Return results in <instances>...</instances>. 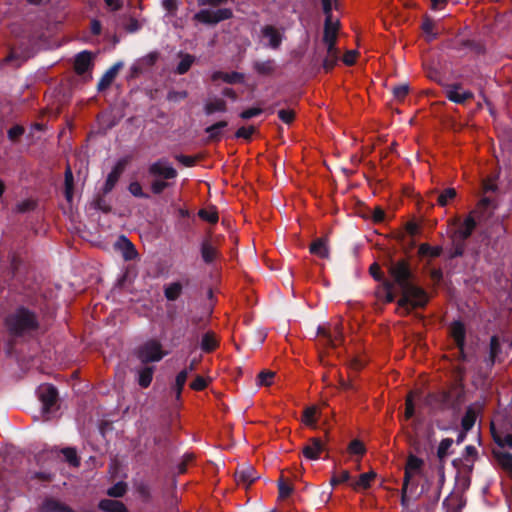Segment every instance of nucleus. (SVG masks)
I'll return each instance as SVG.
<instances>
[{"mask_svg": "<svg viewBox=\"0 0 512 512\" xmlns=\"http://www.w3.org/2000/svg\"><path fill=\"white\" fill-rule=\"evenodd\" d=\"M388 269L402 292L401 298L398 300L399 309L408 313L411 309L426 305L428 296L423 289L412 283V274L407 262L404 260L391 262Z\"/></svg>", "mask_w": 512, "mask_h": 512, "instance_id": "obj_1", "label": "nucleus"}, {"mask_svg": "<svg viewBox=\"0 0 512 512\" xmlns=\"http://www.w3.org/2000/svg\"><path fill=\"white\" fill-rule=\"evenodd\" d=\"M6 325L14 335H23L37 328V321L33 313L20 308L7 317Z\"/></svg>", "mask_w": 512, "mask_h": 512, "instance_id": "obj_2", "label": "nucleus"}, {"mask_svg": "<svg viewBox=\"0 0 512 512\" xmlns=\"http://www.w3.org/2000/svg\"><path fill=\"white\" fill-rule=\"evenodd\" d=\"M423 466L424 461L421 458L410 454L405 465L403 484L411 486V489L415 488L417 486L416 478L422 474Z\"/></svg>", "mask_w": 512, "mask_h": 512, "instance_id": "obj_3", "label": "nucleus"}, {"mask_svg": "<svg viewBox=\"0 0 512 512\" xmlns=\"http://www.w3.org/2000/svg\"><path fill=\"white\" fill-rule=\"evenodd\" d=\"M38 396L42 403V415L45 420L50 418V413L57 401V391L50 384H42L38 388Z\"/></svg>", "mask_w": 512, "mask_h": 512, "instance_id": "obj_4", "label": "nucleus"}, {"mask_svg": "<svg viewBox=\"0 0 512 512\" xmlns=\"http://www.w3.org/2000/svg\"><path fill=\"white\" fill-rule=\"evenodd\" d=\"M138 356L144 363L158 362L165 356V353L162 351V345L160 342L156 340H149L140 347Z\"/></svg>", "mask_w": 512, "mask_h": 512, "instance_id": "obj_5", "label": "nucleus"}, {"mask_svg": "<svg viewBox=\"0 0 512 512\" xmlns=\"http://www.w3.org/2000/svg\"><path fill=\"white\" fill-rule=\"evenodd\" d=\"M232 12L228 8H222L218 10H201L196 14V19L200 22L207 24H215L222 20L229 19Z\"/></svg>", "mask_w": 512, "mask_h": 512, "instance_id": "obj_6", "label": "nucleus"}, {"mask_svg": "<svg viewBox=\"0 0 512 512\" xmlns=\"http://www.w3.org/2000/svg\"><path fill=\"white\" fill-rule=\"evenodd\" d=\"M339 26L340 23L338 19H334L333 17H326L323 36V41L326 47H335Z\"/></svg>", "mask_w": 512, "mask_h": 512, "instance_id": "obj_7", "label": "nucleus"}, {"mask_svg": "<svg viewBox=\"0 0 512 512\" xmlns=\"http://www.w3.org/2000/svg\"><path fill=\"white\" fill-rule=\"evenodd\" d=\"M261 32L264 45L272 49H277L281 45L283 33L279 29L273 26H265Z\"/></svg>", "mask_w": 512, "mask_h": 512, "instance_id": "obj_8", "label": "nucleus"}, {"mask_svg": "<svg viewBox=\"0 0 512 512\" xmlns=\"http://www.w3.org/2000/svg\"><path fill=\"white\" fill-rule=\"evenodd\" d=\"M445 93L450 101L458 104H462L473 97L472 92L463 89L458 84L447 86Z\"/></svg>", "mask_w": 512, "mask_h": 512, "instance_id": "obj_9", "label": "nucleus"}, {"mask_svg": "<svg viewBox=\"0 0 512 512\" xmlns=\"http://www.w3.org/2000/svg\"><path fill=\"white\" fill-rule=\"evenodd\" d=\"M149 172L156 176H162L165 179H172L177 175L176 170L166 160H159L153 163L149 168Z\"/></svg>", "mask_w": 512, "mask_h": 512, "instance_id": "obj_10", "label": "nucleus"}, {"mask_svg": "<svg viewBox=\"0 0 512 512\" xmlns=\"http://www.w3.org/2000/svg\"><path fill=\"white\" fill-rule=\"evenodd\" d=\"M479 211L474 210L472 211L463 221V223L460 225L458 230L456 231L457 237H459L461 240L467 239L473 232V230L476 227V216H478Z\"/></svg>", "mask_w": 512, "mask_h": 512, "instance_id": "obj_11", "label": "nucleus"}, {"mask_svg": "<svg viewBox=\"0 0 512 512\" xmlns=\"http://www.w3.org/2000/svg\"><path fill=\"white\" fill-rule=\"evenodd\" d=\"M125 166H126V160H124V159L119 160L114 165L111 172L108 174L107 179L104 184V192L105 193L110 192L114 188V186L118 182L121 174L123 173Z\"/></svg>", "mask_w": 512, "mask_h": 512, "instance_id": "obj_12", "label": "nucleus"}, {"mask_svg": "<svg viewBox=\"0 0 512 512\" xmlns=\"http://www.w3.org/2000/svg\"><path fill=\"white\" fill-rule=\"evenodd\" d=\"M324 449V444L318 438H312L303 448V455L309 460H317Z\"/></svg>", "mask_w": 512, "mask_h": 512, "instance_id": "obj_13", "label": "nucleus"}, {"mask_svg": "<svg viewBox=\"0 0 512 512\" xmlns=\"http://www.w3.org/2000/svg\"><path fill=\"white\" fill-rule=\"evenodd\" d=\"M258 478L255 470L252 467H242L236 472V480L238 484L249 486Z\"/></svg>", "mask_w": 512, "mask_h": 512, "instance_id": "obj_14", "label": "nucleus"}, {"mask_svg": "<svg viewBox=\"0 0 512 512\" xmlns=\"http://www.w3.org/2000/svg\"><path fill=\"white\" fill-rule=\"evenodd\" d=\"M92 63V55L87 51L79 53L75 58V70L78 74H84L87 72Z\"/></svg>", "mask_w": 512, "mask_h": 512, "instance_id": "obj_15", "label": "nucleus"}, {"mask_svg": "<svg viewBox=\"0 0 512 512\" xmlns=\"http://www.w3.org/2000/svg\"><path fill=\"white\" fill-rule=\"evenodd\" d=\"M321 412L316 406L307 407L302 415V423L307 427L312 429L317 428V419L320 416Z\"/></svg>", "mask_w": 512, "mask_h": 512, "instance_id": "obj_16", "label": "nucleus"}, {"mask_svg": "<svg viewBox=\"0 0 512 512\" xmlns=\"http://www.w3.org/2000/svg\"><path fill=\"white\" fill-rule=\"evenodd\" d=\"M493 455L497 463L512 475V454L497 448L493 450Z\"/></svg>", "mask_w": 512, "mask_h": 512, "instance_id": "obj_17", "label": "nucleus"}, {"mask_svg": "<svg viewBox=\"0 0 512 512\" xmlns=\"http://www.w3.org/2000/svg\"><path fill=\"white\" fill-rule=\"evenodd\" d=\"M318 335L325 337L327 342L332 346H336V342L340 340L342 332L340 330V327L337 324H335L329 330H327L325 327H319Z\"/></svg>", "mask_w": 512, "mask_h": 512, "instance_id": "obj_18", "label": "nucleus"}, {"mask_svg": "<svg viewBox=\"0 0 512 512\" xmlns=\"http://www.w3.org/2000/svg\"><path fill=\"white\" fill-rule=\"evenodd\" d=\"M243 75L237 72L216 71L212 74L213 81H223L226 83H240L243 81Z\"/></svg>", "mask_w": 512, "mask_h": 512, "instance_id": "obj_19", "label": "nucleus"}, {"mask_svg": "<svg viewBox=\"0 0 512 512\" xmlns=\"http://www.w3.org/2000/svg\"><path fill=\"white\" fill-rule=\"evenodd\" d=\"M479 412V407L476 405H471L467 408L464 417L462 418V428L465 431H469L475 424L477 419V415Z\"/></svg>", "mask_w": 512, "mask_h": 512, "instance_id": "obj_20", "label": "nucleus"}, {"mask_svg": "<svg viewBox=\"0 0 512 512\" xmlns=\"http://www.w3.org/2000/svg\"><path fill=\"white\" fill-rule=\"evenodd\" d=\"M99 508L105 512H127V509L122 502L112 499H104L100 501Z\"/></svg>", "mask_w": 512, "mask_h": 512, "instance_id": "obj_21", "label": "nucleus"}, {"mask_svg": "<svg viewBox=\"0 0 512 512\" xmlns=\"http://www.w3.org/2000/svg\"><path fill=\"white\" fill-rule=\"evenodd\" d=\"M451 335L459 349L462 351L465 341V328L463 324L460 322H454L451 326Z\"/></svg>", "mask_w": 512, "mask_h": 512, "instance_id": "obj_22", "label": "nucleus"}, {"mask_svg": "<svg viewBox=\"0 0 512 512\" xmlns=\"http://www.w3.org/2000/svg\"><path fill=\"white\" fill-rule=\"evenodd\" d=\"M377 474L374 471L363 473L359 476V479L352 483V487L355 490L367 489L371 486V482L376 478Z\"/></svg>", "mask_w": 512, "mask_h": 512, "instance_id": "obj_23", "label": "nucleus"}, {"mask_svg": "<svg viewBox=\"0 0 512 512\" xmlns=\"http://www.w3.org/2000/svg\"><path fill=\"white\" fill-rule=\"evenodd\" d=\"M121 67V63H117L115 64L113 67H111L104 75L103 77L100 79L99 83H98V89L99 90H103L105 89L106 87H108L112 81L114 80V78L116 77L117 73H118V70L119 68Z\"/></svg>", "mask_w": 512, "mask_h": 512, "instance_id": "obj_24", "label": "nucleus"}, {"mask_svg": "<svg viewBox=\"0 0 512 512\" xmlns=\"http://www.w3.org/2000/svg\"><path fill=\"white\" fill-rule=\"evenodd\" d=\"M310 252L321 258H327L329 256V249L324 239H317L310 246Z\"/></svg>", "mask_w": 512, "mask_h": 512, "instance_id": "obj_25", "label": "nucleus"}, {"mask_svg": "<svg viewBox=\"0 0 512 512\" xmlns=\"http://www.w3.org/2000/svg\"><path fill=\"white\" fill-rule=\"evenodd\" d=\"M327 55L323 61V67L326 71L331 70L339 59V51L336 47H326Z\"/></svg>", "mask_w": 512, "mask_h": 512, "instance_id": "obj_26", "label": "nucleus"}, {"mask_svg": "<svg viewBox=\"0 0 512 512\" xmlns=\"http://www.w3.org/2000/svg\"><path fill=\"white\" fill-rule=\"evenodd\" d=\"M226 110V103L221 98L210 99L205 105L206 114H213L215 112H224Z\"/></svg>", "mask_w": 512, "mask_h": 512, "instance_id": "obj_27", "label": "nucleus"}, {"mask_svg": "<svg viewBox=\"0 0 512 512\" xmlns=\"http://www.w3.org/2000/svg\"><path fill=\"white\" fill-rule=\"evenodd\" d=\"M182 291V285L179 282H173L165 287L164 293L168 300H176Z\"/></svg>", "mask_w": 512, "mask_h": 512, "instance_id": "obj_28", "label": "nucleus"}, {"mask_svg": "<svg viewBox=\"0 0 512 512\" xmlns=\"http://www.w3.org/2000/svg\"><path fill=\"white\" fill-rule=\"evenodd\" d=\"M41 512H70V510L54 500H46L42 507Z\"/></svg>", "mask_w": 512, "mask_h": 512, "instance_id": "obj_29", "label": "nucleus"}, {"mask_svg": "<svg viewBox=\"0 0 512 512\" xmlns=\"http://www.w3.org/2000/svg\"><path fill=\"white\" fill-rule=\"evenodd\" d=\"M153 377V368L145 367L142 368L138 373V383L141 387H148L151 384Z\"/></svg>", "mask_w": 512, "mask_h": 512, "instance_id": "obj_30", "label": "nucleus"}, {"mask_svg": "<svg viewBox=\"0 0 512 512\" xmlns=\"http://www.w3.org/2000/svg\"><path fill=\"white\" fill-rule=\"evenodd\" d=\"M201 252L205 262H212L217 255L216 248L209 242H204L202 244Z\"/></svg>", "mask_w": 512, "mask_h": 512, "instance_id": "obj_31", "label": "nucleus"}, {"mask_svg": "<svg viewBox=\"0 0 512 512\" xmlns=\"http://www.w3.org/2000/svg\"><path fill=\"white\" fill-rule=\"evenodd\" d=\"M348 452L350 455H354V456H362L365 454L366 452V448H365V445L362 441L358 440V439H354L350 442V444L348 445Z\"/></svg>", "mask_w": 512, "mask_h": 512, "instance_id": "obj_32", "label": "nucleus"}, {"mask_svg": "<svg viewBox=\"0 0 512 512\" xmlns=\"http://www.w3.org/2000/svg\"><path fill=\"white\" fill-rule=\"evenodd\" d=\"M65 197L68 202L72 201L73 198V174L71 169L68 167L65 172Z\"/></svg>", "mask_w": 512, "mask_h": 512, "instance_id": "obj_33", "label": "nucleus"}, {"mask_svg": "<svg viewBox=\"0 0 512 512\" xmlns=\"http://www.w3.org/2000/svg\"><path fill=\"white\" fill-rule=\"evenodd\" d=\"M456 190L454 188H447L437 198V203L444 207L449 204L456 197Z\"/></svg>", "mask_w": 512, "mask_h": 512, "instance_id": "obj_34", "label": "nucleus"}, {"mask_svg": "<svg viewBox=\"0 0 512 512\" xmlns=\"http://www.w3.org/2000/svg\"><path fill=\"white\" fill-rule=\"evenodd\" d=\"M121 241L124 244L123 257L125 260L135 259L137 257V251L132 243L126 237H121Z\"/></svg>", "mask_w": 512, "mask_h": 512, "instance_id": "obj_35", "label": "nucleus"}, {"mask_svg": "<svg viewBox=\"0 0 512 512\" xmlns=\"http://www.w3.org/2000/svg\"><path fill=\"white\" fill-rule=\"evenodd\" d=\"M188 375H189V371L187 369H184L181 372H179L178 375L176 376L175 391H176L177 398H179L181 395V392L186 383Z\"/></svg>", "mask_w": 512, "mask_h": 512, "instance_id": "obj_36", "label": "nucleus"}, {"mask_svg": "<svg viewBox=\"0 0 512 512\" xmlns=\"http://www.w3.org/2000/svg\"><path fill=\"white\" fill-rule=\"evenodd\" d=\"M217 346V340L215 338V335L212 333H206L201 341V348L204 351H212Z\"/></svg>", "mask_w": 512, "mask_h": 512, "instance_id": "obj_37", "label": "nucleus"}, {"mask_svg": "<svg viewBox=\"0 0 512 512\" xmlns=\"http://www.w3.org/2000/svg\"><path fill=\"white\" fill-rule=\"evenodd\" d=\"M275 373L273 371L264 370L261 371L257 377L258 386H270L273 383Z\"/></svg>", "mask_w": 512, "mask_h": 512, "instance_id": "obj_38", "label": "nucleus"}, {"mask_svg": "<svg viewBox=\"0 0 512 512\" xmlns=\"http://www.w3.org/2000/svg\"><path fill=\"white\" fill-rule=\"evenodd\" d=\"M442 249L438 246H430L428 244H421L419 247V253L422 256L437 257L440 255Z\"/></svg>", "mask_w": 512, "mask_h": 512, "instance_id": "obj_39", "label": "nucleus"}, {"mask_svg": "<svg viewBox=\"0 0 512 512\" xmlns=\"http://www.w3.org/2000/svg\"><path fill=\"white\" fill-rule=\"evenodd\" d=\"M227 126V122L220 121L214 125H211L206 128V133L209 135L210 138L216 139L220 136L222 130Z\"/></svg>", "mask_w": 512, "mask_h": 512, "instance_id": "obj_40", "label": "nucleus"}, {"mask_svg": "<svg viewBox=\"0 0 512 512\" xmlns=\"http://www.w3.org/2000/svg\"><path fill=\"white\" fill-rule=\"evenodd\" d=\"M452 444L453 440L450 438H445L440 442L437 450V455L440 460L444 459L449 454Z\"/></svg>", "mask_w": 512, "mask_h": 512, "instance_id": "obj_41", "label": "nucleus"}, {"mask_svg": "<svg viewBox=\"0 0 512 512\" xmlns=\"http://www.w3.org/2000/svg\"><path fill=\"white\" fill-rule=\"evenodd\" d=\"M193 61H194V58L191 55H188V54L183 55L181 57L180 63L177 66V69H176L177 73H179V74L186 73L189 70V68L191 67Z\"/></svg>", "mask_w": 512, "mask_h": 512, "instance_id": "obj_42", "label": "nucleus"}, {"mask_svg": "<svg viewBox=\"0 0 512 512\" xmlns=\"http://www.w3.org/2000/svg\"><path fill=\"white\" fill-rule=\"evenodd\" d=\"M128 190L134 197L148 198V195L143 192L141 184L137 181L131 182L128 186Z\"/></svg>", "mask_w": 512, "mask_h": 512, "instance_id": "obj_43", "label": "nucleus"}, {"mask_svg": "<svg viewBox=\"0 0 512 512\" xmlns=\"http://www.w3.org/2000/svg\"><path fill=\"white\" fill-rule=\"evenodd\" d=\"M62 453L66 459V461L71 464L72 466H78L79 465V459L77 457V453L72 448H65L62 450Z\"/></svg>", "mask_w": 512, "mask_h": 512, "instance_id": "obj_44", "label": "nucleus"}, {"mask_svg": "<svg viewBox=\"0 0 512 512\" xmlns=\"http://www.w3.org/2000/svg\"><path fill=\"white\" fill-rule=\"evenodd\" d=\"M126 492V485L123 482H118L108 489L107 493L112 497H121Z\"/></svg>", "mask_w": 512, "mask_h": 512, "instance_id": "obj_45", "label": "nucleus"}, {"mask_svg": "<svg viewBox=\"0 0 512 512\" xmlns=\"http://www.w3.org/2000/svg\"><path fill=\"white\" fill-rule=\"evenodd\" d=\"M422 29L428 40H432L436 37V32L434 31V23L430 19H426L423 22Z\"/></svg>", "mask_w": 512, "mask_h": 512, "instance_id": "obj_46", "label": "nucleus"}, {"mask_svg": "<svg viewBox=\"0 0 512 512\" xmlns=\"http://www.w3.org/2000/svg\"><path fill=\"white\" fill-rule=\"evenodd\" d=\"M199 216L209 223H216L218 221V214L214 210H200Z\"/></svg>", "mask_w": 512, "mask_h": 512, "instance_id": "obj_47", "label": "nucleus"}, {"mask_svg": "<svg viewBox=\"0 0 512 512\" xmlns=\"http://www.w3.org/2000/svg\"><path fill=\"white\" fill-rule=\"evenodd\" d=\"M408 91L409 86L407 84H401L394 87L392 90L394 97L398 100L403 99L408 94Z\"/></svg>", "mask_w": 512, "mask_h": 512, "instance_id": "obj_48", "label": "nucleus"}, {"mask_svg": "<svg viewBox=\"0 0 512 512\" xmlns=\"http://www.w3.org/2000/svg\"><path fill=\"white\" fill-rule=\"evenodd\" d=\"M495 441L498 443L499 448L503 449L505 446L512 447V435L506 434L504 436H495Z\"/></svg>", "mask_w": 512, "mask_h": 512, "instance_id": "obj_49", "label": "nucleus"}, {"mask_svg": "<svg viewBox=\"0 0 512 512\" xmlns=\"http://www.w3.org/2000/svg\"><path fill=\"white\" fill-rule=\"evenodd\" d=\"M279 496L281 498H286L292 493V487L288 483L280 480L278 483Z\"/></svg>", "mask_w": 512, "mask_h": 512, "instance_id": "obj_50", "label": "nucleus"}, {"mask_svg": "<svg viewBox=\"0 0 512 512\" xmlns=\"http://www.w3.org/2000/svg\"><path fill=\"white\" fill-rule=\"evenodd\" d=\"M254 131H255V129L252 126H250V127H241L236 132V137L244 138V139L248 140V139L251 138V136L253 135Z\"/></svg>", "mask_w": 512, "mask_h": 512, "instance_id": "obj_51", "label": "nucleus"}, {"mask_svg": "<svg viewBox=\"0 0 512 512\" xmlns=\"http://www.w3.org/2000/svg\"><path fill=\"white\" fill-rule=\"evenodd\" d=\"M349 479H350V473L347 470H343V471H341L339 473L338 476H334L331 479V484L332 485H337V484H340V483L347 482Z\"/></svg>", "mask_w": 512, "mask_h": 512, "instance_id": "obj_52", "label": "nucleus"}, {"mask_svg": "<svg viewBox=\"0 0 512 512\" xmlns=\"http://www.w3.org/2000/svg\"><path fill=\"white\" fill-rule=\"evenodd\" d=\"M321 2L326 17H333L332 8L336 5V0H321Z\"/></svg>", "mask_w": 512, "mask_h": 512, "instance_id": "obj_53", "label": "nucleus"}, {"mask_svg": "<svg viewBox=\"0 0 512 512\" xmlns=\"http://www.w3.org/2000/svg\"><path fill=\"white\" fill-rule=\"evenodd\" d=\"M278 116L283 122L288 124L294 119V112L292 110L282 109L278 112Z\"/></svg>", "mask_w": 512, "mask_h": 512, "instance_id": "obj_54", "label": "nucleus"}, {"mask_svg": "<svg viewBox=\"0 0 512 512\" xmlns=\"http://www.w3.org/2000/svg\"><path fill=\"white\" fill-rule=\"evenodd\" d=\"M414 414V405H413V393H410L406 399V411L405 417L410 418Z\"/></svg>", "mask_w": 512, "mask_h": 512, "instance_id": "obj_55", "label": "nucleus"}, {"mask_svg": "<svg viewBox=\"0 0 512 512\" xmlns=\"http://www.w3.org/2000/svg\"><path fill=\"white\" fill-rule=\"evenodd\" d=\"M190 386L194 390H203L207 386V381L203 377L197 376Z\"/></svg>", "mask_w": 512, "mask_h": 512, "instance_id": "obj_56", "label": "nucleus"}, {"mask_svg": "<svg viewBox=\"0 0 512 512\" xmlns=\"http://www.w3.org/2000/svg\"><path fill=\"white\" fill-rule=\"evenodd\" d=\"M187 97L186 91H171L168 94V99L170 101L179 102Z\"/></svg>", "mask_w": 512, "mask_h": 512, "instance_id": "obj_57", "label": "nucleus"}, {"mask_svg": "<svg viewBox=\"0 0 512 512\" xmlns=\"http://www.w3.org/2000/svg\"><path fill=\"white\" fill-rule=\"evenodd\" d=\"M500 350L498 338L496 336L491 337L490 340V354L492 358H495Z\"/></svg>", "mask_w": 512, "mask_h": 512, "instance_id": "obj_58", "label": "nucleus"}, {"mask_svg": "<svg viewBox=\"0 0 512 512\" xmlns=\"http://www.w3.org/2000/svg\"><path fill=\"white\" fill-rule=\"evenodd\" d=\"M262 110L260 108H250L245 111H243L240 116L243 119H250L252 117L258 116L261 114Z\"/></svg>", "mask_w": 512, "mask_h": 512, "instance_id": "obj_59", "label": "nucleus"}, {"mask_svg": "<svg viewBox=\"0 0 512 512\" xmlns=\"http://www.w3.org/2000/svg\"><path fill=\"white\" fill-rule=\"evenodd\" d=\"M168 186V184L162 180H155L152 185H151V189L152 191L155 193V194H159L161 193L166 187Z\"/></svg>", "mask_w": 512, "mask_h": 512, "instance_id": "obj_60", "label": "nucleus"}, {"mask_svg": "<svg viewBox=\"0 0 512 512\" xmlns=\"http://www.w3.org/2000/svg\"><path fill=\"white\" fill-rule=\"evenodd\" d=\"M356 56H357V51L349 50L343 56V62L346 65H352L355 62V60H356Z\"/></svg>", "mask_w": 512, "mask_h": 512, "instance_id": "obj_61", "label": "nucleus"}, {"mask_svg": "<svg viewBox=\"0 0 512 512\" xmlns=\"http://www.w3.org/2000/svg\"><path fill=\"white\" fill-rule=\"evenodd\" d=\"M24 129L20 126H14L12 128L9 129L8 131V137L11 139V140H15L16 138H18L20 135H22Z\"/></svg>", "mask_w": 512, "mask_h": 512, "instance_id": "obj_62", "label": "nucleus"}, {"mask_svg": "<svg viewBox=\"0 0 512 512\" xmlns=\"http://www.w3.org/2000/svg\"><path fill=\"white\" fill-rule=\"evenodd\" d=\"M409 488H411V486H405V484H403V486H402V490H401V504L404 507H408L409 506V498L407 496V492H408Z\"/></svg>", "mask_w": 512, "mask_h": 512, "instance_id": "obj_63", "label": "nucleus"}, {"mask_svg": "<svg viewBox=\"0 0 512 512\" xmlns=\"http://www.w3.org/2000/svg\"><path fill=\"white\" fill-rule=\"evenodd\" d=\"M256 69L261 73H268L272 69V63L271 62L257 63Z\"/></svg>", "mask_w": 512, "mask_h": 512, "instance_id": "obj_64", "label": "nucleus"}]
</instances>
